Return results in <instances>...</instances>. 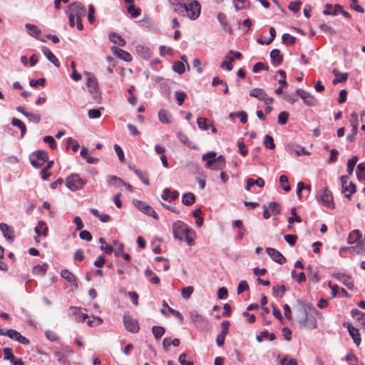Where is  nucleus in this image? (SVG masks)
I'll use <instances>...</instances> for the list:
<instances>
[{"label":"nucleus","instance_id":"nucleus-64","mask_svg":"<svg viewBox=\"0 0 365 365\" xmlns=\"http://www.w3.org/2000/svg\"><path fill=\"white\" fill-rule=\"evenodd\" d=\"M319 28L321 31H322L324 33L328 34H334V30L329 26V25L326 24H322L319 25Z\"/></svg>","mask_w":365,"mask_h":365},{"label":"nucleus","instance_id":"nucleus-32","mask_svg":"<svg viewBox=\"0 0 365 365\" xmlns=\"http://www.w3.org/2000/svg\"><path fill=\"white\" fill-rule=\"evenodd\" d=\"M362 237L361 234L358 230H353L349 235L348 242L349 244L357 243Z\"/></svg>","mask_w":365,"mask_h":365},{"label":"nucleus","instance_id":"nucleus-1","mask_svg":"<svg viewBox=\"0 0 365 365\" xmlns=\"http://www.w3.org/2000/svg\"><path fill=\"white\" fill-rule=\"evenodd\" d=\"M304 316L299 319V324L309 329H314L317 327V318H322V314L309 303H304L302 306Z\"/></svg>","mask_w":365,"mask_h":365},{"label":"nucleus","instance_id":"nucleus-22","mask_svg":"<svg viewBox=\"0 0 365 365\" xmlns=\"http://www.w3.org/2000/svg\"><path fill=\"white\" fill-rule=\"evenodd\" d=\"M179 196V192L177 190L171 191L170 188H165L163 191L162 198L165 200L170 199V200H175Z\"/></svg>","mask_w":365,"mask_h":365},{"label":"nucleus","instance_id":"nucleus-21","mask_svg":"<svg viewBox=\"0 0 365 365\" xmlns=\"http://www.w3.org/2000/svg\"><path fill=\"white\" fill-rule=\"evenodd\" d=\"M351 316L365 329V313L354 309L351 312Z\"/></svg>","mask_w":365,"mask_h":365},{"label":"nucleus","instance_id":"nucleus-12","mask_svg":"<svg viewBox=\"0 0 365 365\" xmlns=\"http://www.w3.org/2000/svg\"><path fill=\"white\" fill-rule=\"evenodd\" d=\"M134 205L142 212L147 214L149 216H152L155 219H158V215L155 212V211L151 207L150 205H147L145 202L136 200L134 202Z\"/></svg>","mask_w":365,"mask_h":365},{"label":"nucleus","instance_id":"nucleus-16","mask_svg":"<svg viewBox=\"0 0 365 365\" xmlns=\"http://www.w3.org/2000/svg\"><path fill=\"white\" fill-rule=\"evenodd\" d=\"M25 26L29 35L36 38V39L40 40L41 41H46V39L41 36V31L37 28L36 26L31 24H26Z\"/></svg>","mask_w":365,"mask_h":365},{"label":"nucleus","instance_id":"nucleus-20","mask_svg":"<svg viewBox=\"0 0 365 365\" xmlns=\"http://www.w3.org/2000/svg\"><path fill=\"white\" fill-rule=\"evenodd\" d=\"M48 227L46 226V223L43 221H39L38 222L37 226L35 227V232L36 234V237L35 239L36 240L37 237H38L40 235H43V237H46L48 235Z\"/></svg>","mask_w":365,"mask_h":365},{"label":"nucleus","instance_id":"nucleus-33","mask_svg":"<svg viewBox=\"0 0 365 365\" xmlns=\"http://www.w3.org/2000/svg\"><path fill=\"white\" fill-rule=\"evenodd\" d=\"M291 215L292 216L289 217L287 220L289 224H292L295 222L298 223L302 222V217L297 214V208L295 207H292Z\"/></svg>","mask_w":365,"mask_h":365},{"label":"nucleus","instance_id":"nucleus-36","mask_svg":"<svg viewBox=\"0 0 365 365\" xmlns=\"http://www.w3.org/2000/svg\"><path fill=\"white\" fill-rule=\"evenodd\" d=\"M80 154L81 157L86 160L88 163H96L98 161V159L93 157H91L88 154V151L86 148H83L81 149Z\"/></svg>","mask_w":365,"mask_h":365},{"label":"nucleus","instance_id":"nucleus-13","mask_svg":"<svg viewBox=\"0 0 365 365\" xmlns=\"http://www.w3.org/2000/svg\"><path fill=\"white\" fill-rule=\"evenodd\" d=\"M344 326L347 327L349 333L351 336L354 344L359 346L361 341V338L359 329L353 327L350 323H344Z\"/></svg>","mask_w":365,"mask_h":365},{"label":"nucleus","instance_id":"nucleus-48","mask_svg":"<svg viewBox=\"0 0 365 365\" xmlns=\"http://www.w3.org/2000/svg\"><path fill=\"white\" fill-rule=\"evenodd\" d=\"M134 173L139 177V178L145 185H150L149 178L146 174H144L143 172L137 169L134 170Z\"/></svg>","mask_w":365,"mask_h":365},{"label":"nucleus","instance_id":"nucleus-50","mask_svg":"<svg viewBox=\"0 0 365 365\" xmlns=\"http://www.w3.org/2000/svg\"><path fill=\"white\" fill-rule=\"evenodd\" d=\"M289 118V113L285 111H282L279 113L278 115V123L279 125H284L287 123Z\"/></svg>","mask_w":365,"mask_h":365},{"label":"nucleus","instance_id":"nucleus-54","mask_svg":"<svg viewBox=\"0 0 365 365\" xmlns=\"http://www.w3.org/2000/svg\"><path fill=\"white\" fill-rule=\"evenodd\" d=\"M302 5V2L300 1H292L289 3L288 8L290 11L294 13H297L299 11L300 6Z\"/></svg>","mask_w":365,"mask_h":365},{"label":"nucleus","instance_id":"nucleus-9","mask_svg":"<svg viewBox=\"0 0 365 365\" xmlns=\"http://www.w3.org/2000/svg\"><path fill=\"white\" fill-rule=\"evenodd\" d=\"M250 96L263 101L265 104H270L273 102L274 99L267 96L266 92L262 88H253L250 91Z\"/></svg>","mask_w":365,"mask_h":365},{"label":"nucleus","instance_id":"nucleus-27","mask_svg":"<svg viewBox=\"0 0 365 365\" xmlns=\"http://www.w3.org/2000/svg\"><path fill=\"white\" fill-rule=\"evenodd\" d=\"M31 156H32V158L36 157L38 160H41L43 163L48 160L47 153L43 150H38L33 152Z\"/></svg>","mask_w":365,"mask_h":365},{"label":"nucleus","instance_id":"nucleus-3","mask_svg":"<svg viewBox=\"0 0 365 365\" xmlns=\"http://www.w3.org/2000/svg\"><path fill=\"white\" fill-rule=\"evenodd\" d=\"M84 75L86 76V85L90 93L93 95V98L96 101H98L101 99V94L96 77L94 74L88 71L84 72Z\"/></svg>","mask_w":365,"mask_h":365},{"label":"nucleus","instance_id":"nucleus-7","mask_svg":"<svg viewBox=\"0 0 365 365\" xmlns=\"http://www.w3.org/2000/svg\"><path fill=\"white\" fill-rule=\"evenodd\" d=\"M319 202L324 206L333 209L334 203L331 192L325 187L322 193L319 195Z\"/></svg>","mask_w":365,"mask_h":365},{"label":"nucleus","instance_id":"nucleus-2","mask_svg":"<svg viewBox=\"0 0 365 365\" xmlns=\"http://www.w3.org/2000/svg\"><path fill=\"white\" fill-rule=\"evenodd\" d=\"M173 233L175 238L186 242L189 245L194 242V232L182 221H176L173 225Z\"/></svg>","mask_w":365,"mask_h":365},{"label":"nucleus","instance_id":"nucleus-59","mask_svg":"<svg viewBox=\"0 0 365 365\" xmlns=\"http://www.w3.org/2000/svg\"><path fill=\"white\" fill-rule=\"evenodd\" d=\"M348 79V73H340L338 77L335 78L332 83L333 84H336L338 83L344 82Z\"/></svg>","mask_w":365,"mask_h":365},{"label":"nucleus","instance_id":"nucleus-6","mask_svg":"<svg viewBox=\"0 0 365 365\" xmlns=\"http://www.w3.org/2000/svg\"><path fill=\"white\" fill-rule=\"evenodd\" d=\"M68 13L75 17L76 20H79L86 16V9L81 3L76 2L68 6Z\"/></svg>","mask_w":365,"mask_h":365},{"label":"nucleus","instance_id":"nucleus-55","mask_svg":"<svg viewBox=\"0 0 365 365\" xmlns=\"http://www.w3.org/2000/svg\"><path fill=\"white\" fill-rule=\"evenodd\" d=\"M230 322L227 320H225L221 324V328L222 330L220 333V335L224 336L225 337L226 335L229 333V327H230Z\"/></svg>","mask_w":365,"mask_h":365},{"label":"nucleus","instance_id":"nucleus-63","mask_svg":"<svg viewBox=\"0 0 365 365\" xmlns=\"http://www.w3.org/2000/svg\"><path fill=\"white\" fill-rule=\"evenodd\" d=\"M283 98L284 101L291 104L294 103L297 100V98L294 94H288L286 93H284Z\"/></svg>","mask_w":365,"mask_h":365},{"label":"nucleus","instance_id":"nucleus-29","mask_svg":"<svg viewBox=\"0 0 365 365\" xmlns=\"http://www.w3.org/2000/svg\"><path fill=\"white\" fill-rule=\"evenodd\" d=\"M170 4L173 6V11L178 14L182 13V6L184 5V0H168Z\"/></svg>","mask_w":365,"mask_h":365},{"label":"nucleus","instance_id":"nucleus-51","mask_svg":"<svg viewBox=\"0 0 365 365\" xmlns=\"http://www.w3.org/2000/svg\"><path fill=\"white\" fill-rule=\"evenodd\" d=\"M103 107H101L99 109H90L88 112V117L91 119L98 118L101 117V110H103Z\"/></svg>","mask_w":365,"mask_h":365},{"label":"nucleus","instance_id":"nucleus-25","mask_svg":"<svg viewBox=\"0 0 365 365\" xmlns=\"http://www.w3.org/2000/svg\"><path fill=\"white\" fill-rule=\"evenodd\" d=\"M356 190V185L353 182H350L349 185L344 186L342 192L346 198L351 199V196Z\"/></svg>","mask_w":365,"mask_h":365},{"label":"nucleus","instance_id":"nucleus-34","mask_svg":"<svg viewBox=\"0 0 365 365\" xmlns=\"http://www.w3.org/2000/svg\"><path fill=\"white\" fill-rule=\"evenodd\" d=\"M11 124L14 126L18 127L21 130V135L24 136L26 133V127L25 124L19 119L14 118L11 120Z\"/></svg>","mask_w":365,"mask_h":365},{"label":"nucleus","instance_id":"nucleus-53","mask_svg":"<svg viewBox=\"0 0 365 365\" xmlns=\"http://www.w3.org/2000/svg\"><path fill=\"white\" fill-rule=\"evenodd\" d=\"M269 34H270V38L269 39H267L266 41H261L260 39H259L258 42L261 44L265 43L266 45H268L270 43H272L276 36V31H275L274 28H273V27L269 28Z\"/></svg>","mask_w":365,"mask_h":365},{"label":"nucleus","instance_id":"nucleus-37","mask_svg":"<svg viewBox=\"0 0 365 365\" xmlns=\"http://www.w3.org/2000/svg\"><path fill=\"white\" fill-rule=\"evenodd\" d=\"M337 278L342 282V283L346 286L349 289H352L354 287V282L350 277L341 274Z\"/></svg>","mask_w":365,"mask_h":365},{"label":"nucleus","instance_id":"nucleus-26","mask_svg":"<svg viewBox=\"0 0 365 365\" xmlns=\"http://www.w3.org/2000/svg\"><path fill=\"white\" fill-rule=\"evenodd\" d=\"M109 39L110 40V41L115 44H118V46H124L125 45V39L117 33L113 32L110 34L109 36Z\"/></svg>","mask_w":365,"mask_h":365},{"label":"nucleus","instance_id":"nucleus-23","mask_svg":"<svg viewBox=\"0 0 365 365\" xmlns=\"http://www.w3.org/2000/svg\"><path fill=\"white\" fill-rule=\"evenodd\" d=\"M270 58L276 66L280 65L283 61V56L280 53V51L277 48L273 49L270 52Z\"/></svg>","mask_w":365,"mask_h":365},{"label":"nucleus","instance_id":"nucleus-41","mask_svg":"<svg viewBox=\"0 0 365 365\" xmlns=\"http://www.w3.org/2000/svg\"><path fill=\"white\" fill-rule=\"evenodd\" d=\"M356 175L359 180H365V163H361L357 165Z\"/></svg>","mask_w":365,"mask_h":365},{"label":"nucleus","instance_id":"nucleus-15","mask_svg":"<svg viewBox=\"0 0 365 365\" xmlns=\"http://www.w3.org/2000/svg\"><path fill=\"white\" fill-rule=\"evenodd\" d=\"M61 277L63 278L67 282L72 285L75 289H77L78 285L74 274L67 269H63L61 272Z\"/></svg>","mask_w":365,"mask_h":365},{"label":"nucleus","instance_id":"nucleus-4","mask_svg":"<svg viewBox=\"0 0 365 365\" xmlns=\"http://www.w3.org/2000/svg\"><path fill=\"white\" fill-rule=\"evenodd\" d=\"M182 12H186V16L189 19L195 20L200 14L201 6L196 0H192L190 3H185L182 6Z\"/></svg>","mask_w":365,"mask_h":365},{"label":"nucleus","instance_id":"nucleus-56","mask_svg":"<svg viewBox=\"0 0 365 365\" xmlns=\"http://www.w3.org/2000/svg\"><path fill=\"white\" fill-rule=\"evenodd\" d=\"M46 83V78H41L37 80H31L29 82V85L31 87L36 88L38 86H44Z\"/></svg>","mask_w":365,"mask_h":365},{"label":"nucleus","instance_id":"nucleus-57","mask_svg":"<svg viewBox=\"0 0 365 365\" xmlns=\"http://www.w3.org/2000/svg\"><path fill=\"white\" fill-rule=\"evenodd\" d=\"M284 238L290 246H294L296 244L297 236L296 235H285Z\"/></svg>","mask_w":365,"mask_h":365},{"label":"nucleus","instance_id":"nucleus-5","mask_svg":"<svg viewBox=\"0 0 365 365\" xmlns=\"http://www.w3.org/2000/svg\"><path fill=\"white\" fill-rule=\"evenodd\" d=\"M86 182L80 178L78 174H71L67 177L66 180V187L71 191L81 190Z\"/></svg>","mask_w":365,"mask_h":365},{"label":"nucleus","instance_id":"nucleus-24","mask_svg":"<svg viewBox=\"0 0 365 365\" xmlns=\"http://www.w3.org/2000/svg\"><path fill=\"white\" fill-rule=\"evenodd\" d=\"M235 61V57H232L229 53L226 56L225 59L220 63L221 68H226L228 71L233 69L232 62Z\"/></svg>","mask_w":365,"mask_h":365},{"label":"nucleus","instance_id":"nucleus-35","mask_svg":"<svg viewBox=\"0 0 365 365\" xmlns=\"http://www.w3.org/2000/svg\"><path fill=\"white\" fill-rule=\"evenodd\" d=\"M279 182L281 187L285 191L289 192L291 190V187L289 183V180L287 175H282L279 177Z\"/></svg>","mask_w":365,"mask_h":365},{"label":"nucleus","instance_id":"nucleus-30","mask_svg":"<svg viewBox=\"0 0 365 365\" xmlns=\"http://www.w3.org/2000/svg\"><path fill=\"white\" fill-rule=\"evenodd\" d=\"M48 269V264L43 263V264H37L33 268V274L35 275L43 276Z\"/></svg>","mask_w":365,"mask_h":365},{"label":"nucleus","instance_id":"nucleus-49","mask_svg":"<svg viewBox=\"0 0 365 365\" xmlns=\"http://www.w3.org/2000/svg\"><path fill=\"white\" fill-rule=\"evenodd\" d=\"M187 359V354L185 353L181 354L179 356L178 361L181 365H193L194 362L191 359L188 360Z\"/></svg>","mask_w":365,"mask_h":365},{"label":"nucleus","instance_id":"nucleus-11","mask_svg":"<svg viewBox=\"0 0 365 365\" xmlns=\"http://www.w3.org/2000/svg\"><path fill=\"white\" fill-rule=\"evenodd\" d=\"M123 323L125 329L132 332V333H138L139 331V325L138 322L136 319H133L130 316H124L123 317Z\"/></svg>","mask_w":365,"mask_h":365},{"label":"nucleus","instance_id":"nucleus-43","mask_svg":"<svg viewBox=\"0 0 365 365\" xmlns=\"http://www.w3.org/2000/svg\"><path fill=\"white\" fill-rule=\"evenodd\" d=\"M282 41L287 46L293 45L296 41V38L294 36H291L289 34H284L282 35Z\"/></svg>","mask_w":365,"mask_h":365},{"label":"nucleus","instance_id":"nucleus-8","mask_svg":"<svg viewBox=\"0 0 365 365\" xmlns=\"http://www.w3.org/2000/svg\"><path fill=\"white\" fill-rule=\"evenodd\" d=\"M225 158L220 155L216 158L207 160L205 167L211 170H222L225 168Z\"/></svg>","mask_w":365,"mask_h":365},{"label":"nucleus","instance_id":"nucleus-19","mask_svg":"<svg viewBox=\"0 0 365 365\" xmlns=\"http://www.w3.org/2000/svg\"><path fill=\"white\" fill-rule=\"evenodd\" d=\"M0 230L2 232L4 237L7 240H13L14 238V232L11 227L6 223L0 224Z\"/></svg>","mask_w":365,"mask_h":365},{"label":"nucleus","instance_id":"nucleus-44","mask_svg":"<svg viewBox=\"0 0 365 365\" xmlns=\"http://www.w3.org/2000/svg\"><path fill=\"white\" fill-rule=\"evenodd\" d=\"M264 145L268 149L272 150L275 148L274 139L272 136L269 135H265L264 139Z\"/></svg>","mask_w":365,"mask_h":365},{"label":"nucleus","instance_id":"nucleus-18","mask_svg":"<svg viewBox=\"0 0 365 365\" xmlns=\"http://www.w3.org/2000/svg\"><path fill=\"white\" fill-rule=\"evenodd\" d=\"M41 51L43 53V55L48 58V60L51 61L55 66H60V62L58 59L48 48L46 46H42Z\"/></svg>","mask_w":365,"mask_h":365},{"label":"nucleus","instance_id":"nucleus-60","mask_svg":"<svg viewBox=\"0 0 365 365\" xmlns=\"http://www.w3.org/2000/svg\"><path fill=\"white\" fill-rule=\"evenodd\" d=\"M45 335H46V337L51 341H56L58 340L59 337L56 334V333H55L54 331H51V330H48L45 332Z\"/></svg>","mask_w":365,"mask_h":365},{"label":"nucleus","instance_id":"nucleus-42","mask_svg":"<svg viewBox=\"0 0 365 365\" xmlns=\"http://www.w3.org/2000/svg\"><path fill=\"white\" fill-rule=\"evenodd\" d=\"M108 182L111 185L113 186H123V184H125V182L117 176L115 175H110L108 177Z\"/></svg>","mask_w":365,"mask_h":365},{"label":"nucleus","instance_id":"nucleus-28","mask_svg":"<svg viewBox=\"0 0 365 365\" xmlns=\"http://www.w3.org/2000/svg\"><path fill=\"white\" fill-rule=\"evenodd\" d=\"M170 115L169 112L165 109H160L158 112V119L159 120L164 124H170Z\"/></svg>","mask_w":365,"mask_h":365},{"label":"nucleus","instance_id":"nucleus-47","mask_svg":"<svg viewBox=\"0 0 365 365\" xmlns=\"http://www.w3.org/2000/svg\"><path fill=\"white\" fill-rule=\"evenodd\" d=\"M26 117H27L30 121H32L35 123H39L41 120V116L40 114L31 112H29L28 114H26Z\"/></svg>","mask_w":365,"mask_h":365},{"label":"nucleus","instance_id":"nucleus-61","mask_svg":"<svg viewBox=\"0 0 365 365\" xmlns=\"http://www.w3.org/2000/svg\"><path fill=\"white\" fill-rule=\"evenodd\" d=\"M43 142L46 143H48L50 148L52 150L56 149V141H55L54 138L52 136H51V135L45 136L43 138Z\"/></svg>","mask_w":365,"mask_h":365},{"label":"nucleus","instance_id":"nucleus-45","mask_svg":"<svg viewBox=\"0 0 365 365\" xmlns=\"http://www.w3.org/2000/svg\"><path fill=\"white\" fill-rule=\"evenodd\" d=\"M173 69L179 74H182L185 71L184 63L182 61L175 62L173 66Z\"/></svg>","mask_w":365,"mask_h":365},{"label":"nucleus","instance_id":"nucleus-10","mask_svg":"<svg viewBox=\"0 0 365 365\" xmlns=\"http://www.w3.org/2000/svg\"><path fill=\"white\" fill-rule=\"evenodd\" d=\"M296 93L302 99L304 104L308 106H314L317 103V100L309 93L304 90L297 88Z\"/></svg>","mask_w":365,"mask_h":365},{"label":"nucleus","instance_id":"nucleus-40","mask_svg":"<svg viewBox=\"0 0 365 365\" xmlns=\"http://www.w3.org/2000/svg\"><path fill=\"white\" fill-rule=\"evenodd\" d=\"M128 12L133 18L138 17L141 14L140 8H136L133 4H130L127 8Z\"/></svg>","mask_w":365,"mask_h":365},{"label":"nucleus","instance_id":"nucleus-38","mask_svg":"<svg viewBox=\"0 0 365 365\" xmlns=\"http://www.w3.org/2000/svg\"><path fill=\"white\" fill-rule=\"evenodd\" d=\"M165 331V328L160 326H153L152 328V332L157 339L161 338Z\"/></svg>","mask_w":365,"mask_h":365},{"label":"nucleus","instance_id":"nucleus-17","mask_svg":"<svg viewBox=\"0 0 365 365\" xmlns=\"http://www.w3.org/2000/svg\"><path fill=\"white\" fill-rule=\"evenodd\" d=\"M111 51L113 55L125 61H130L132 59L131 55L128 52L116 46H112Z\"/></svg>","mask_w":365,"mask_h":365},{"label":"nucleus","instance_id":"nucleus-46","mask_svg":"<svg viewBox=\"0 0 365 365\" xmlns=\"http://www.w3.org/2000/svg\"><path fill=\"white\" fill-rule=\"evenodd\" d=\"M197 124L200 129L207 130L209 128L207 125V119L200 117L197 119Z\"/></svg>","mask_w":365,"mask_h":365},{"label":"nucleus","instance_id":"nucleus-58","mask_svg":"<svg viewBox=\"0 0 365 365\" xmlns=\"http://www.w3.org/2000/svg\"><path fill=\"white\" fill-rule=\"evenodd\" d=\"M269 69V67L267 66H265L263 63L262 62H257L256 63L253 68H252V71L254 73H257L259 72V71L261 70H265V71H268Z\"/></svg>","mask_w":365,"mask_h":365},{"label":"nucleus","instance_id":"nucleus-14","mask_svg":"<svg viewBox=\"0 0 365 365\" xmlns=\"http://www.w3.org/2000/svg\"><path fill=\"white\" fill-rule=\"evenodd\" d=\"M268 255L276 262L283 264L286 262V258L276 249L268 247L266 249Z\"/></svg>","mask_w":365,"mask_h":365},{"label":"nucleus","instance_id":"nucleus-31","mask_svg":"<svg viewBox=\"0 0 365 365\" xmlns=\"http://www.w3.org/2000/svg\"><path fill=\"white\" fill-rule=\"evenodd\" d=\"M195 202V196L192 192H187L182 197V202L187 206L192 205Z\"/></svg>","mask_w":365,"mask_h":365},{"label":"nucleus","instance_id":"nucleus-62","mask_svg":"<svg viewBox=\"0 0 365 365\" xmlns=\"http://www.w3.org/2000/svg\"><path fill=\"white\" fill-rule=\"evenodd\" d=\"M249 289V285L247 282L245 280H242L240 282L238 287H237V294H240L242 293L245 291H247Z\"/></svg>","mask_w":365,"mask_h":365},{"label":"nucleus","instance_id":"nucleus-52","mask_svg":"<svg viewBox=\"0 0 365 365\" xmlns=\"http://www.w3.org/2000/svg\"><path fill=\"white\" fill-rule=\"evenodd\" d=\"M193 291L194 289L192 287H186L181 290L182 297L185 299H188L192 294Z\"/></svg>","mask_w":365,"mask_h":365},{"label":"nucleus","instance_id":"nucleus-39","mask_svg":"<svg viewBox=\"0 0 365 365\" xmlns=\"http://www.w3.org/2000/svg\"><path fill=\"white\" fill-rule=\"evenodd\" d=\"M358 161V158L356 156H354L352 158L349 159L347 163V168L346 171L349 175H352L354 167Z\"/></svg>","mask_w":365,"mask_h":365}]
</instances>
